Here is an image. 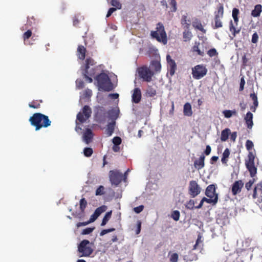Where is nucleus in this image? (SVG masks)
Listing matches in <instances>:
<instances>
[{"label": "nucleus", "instance_id": "obj_42", "mask_svg": "<svg viewBox=\"0 0 262 262\" xmlns=\"http://www.w3.org/2000/svg\"><path fill=\"white\" fill-rule=\"evenodd\" d=\"M169 6L171 12H175L177 10V3L175 0H168Z\"/></svg>", "mask_w": 262, "mask_h": 262}, {"label": "nucleus", "instance_id": "obj_12", "mask_svg": "<svg viewBox=\"0 0 262 262\" xmlns=\"http://www.w3.org/2000/svg\"><path fill=\"white\" fill-rule=\"evenodd\" d=\"M244 183L242 180L236 181L234 182L232 186L231 191L233 195L241 192L242 189L244 186Z\"/></svg>", "mask_w": 262, "mask_h": 262}, {"label": "nucleus", "instance_id": "obj_45", "mask_svg": "<svg viewBox=\"0 0 262 262\" xmlns=\"http://www.w3.org/2000/svg\"><path fill=\"white\" fill-rule=\"evenodd\" d=\"M170 252H169L168 255L169 256L170 262H178L179 259V255L177 253H173L170 255Z\"/></svg>", "mask_w": 262, "mask_h": 262}, {"label": "nucleus", "instance_id": "obj_8", "mask_svg": "<svg viewBox=\"0 0 262 262\" xmlns=\"http://www.w3.org/2000/svg\"><path fill=\"white\" fill-rule=\"evenodd\" d=\"M109 177L112 184L118 186L123 179V174L117 170H113L110 171Z\"/></svg>", "mask_w": 262, "mask_h": 262}, {"label": "nucleus", "instance_id": "obj_26", "mask_svg": "<svg viewBox=\"0 0 262 262\" xmlns=\"http://www.w3.org/2000/svg\"><path fill=\"white\" fill-rule=\"evenodd\" d=\"M231 134L230 129L228 128H226L223 130L221 132V140L222 142L226 141L228 138L229 134Z\"/></svg>", "mask_w": 262, "mask_h": 262}, {"label": "nucleus", "instance_id": "obj_40", "mask_svg": "<svg viewBox=\"0 0 262 262\" xmlns=\"http://www.w3.org/2000/svg\"><path fill=\"white\" fill-rule=\"evenodd\" d=\"M87 201L85 198H82L81 199H80L79 208L81 212L83 213L84 212L85 209L86 208L87 206Z\"/></svg>", "mask_w": 262, "mask_h": 262}, {"label": "nucleus", "instance_id": "obj_41", "mask_svg": "<svg viewBox=\"0 0 262 262\" xmlns=\"http://www.w3.org/2000/svg\"><path fill=\"white\" fill-rule=\"evenodd\" d=\"M183 36L184 41H187L191 39L192 35L190 31L185 29V31L183 32Z\"/></svg>", "mask_w": 262, "mask_h": 262}, {"label": "nucleus", "instance_id": "obj_63", "mask_svg": "<svg viewBox=\"0 0 262 262\" xmlns=\"http://www.w3.org/2000/svg\"><path fill=\"white\" fill-rule=\"evenodd\" d=\"M117 9V8H116V7L115 8H111L109 9L108 12H107V13L106 14V17H109L112 14L115 12L116 10Z\"/></svg>", "mask_w": 262, "mask_h": 262}, {"label": "nucleus", "instance_id": "obj_49", "mask_svg": "<svg viewBox=\"0 0 262 262\" xmlns=\"http://www.w3.org/2000/svg\"><path fill=\"white\" fill-rule=\"evenodd\" d=\"M111 4L112 6L116 7L117 9H121L122 5L118 0H111Z\"/></svg>", "mask_w": 262, "mask_h": 262}, {"label": "nucleus", "instance_id": "obj_47", "mask_svg": "<svg viewBox=\"0 0 262 262\" xmlns=\"http://www.w3.org/2000/svg\"><path fill=\"white\" fill-rule=\"evenodd\" d=\"M171 217L176 221H178L180 216V212L178 210H174L171 213Z\"/></svg>", "mask_w": 262, "mask_h": 262}, {"label": "nucleus", "instance_id": "obj_35", "mask_svg": "<svg viewBox=\"0 0 262 262\" xmlns=\"http://www.w3.org/2000/svg\"><path fill=\"white\" fill-rule=\"evenodd\" d=\"M223 114L226 118H229L232 117V115L236 116L237 112L235 110H224L223 112Z\"/></svg>", "mask_w": 262, "mask_h": 262}, {"label": "nucleus", "instance_id": "obj_28", "mask_svg": "<svg viewBox=\"0 0 262 262\" xmlns=\"http://www.w3.org/2000/svg\"><path fill=\"white\" fill-rule=\"evenodd\" d=\"M239 14V10L236 8H234L232 11V16L233 18L235 26H237L239 21L238 15Z\"/></svg>", "mask_w": 262, "mask_h": 262}, {"label": "nucleus", "instance_id": "obj_64", "mask_svg": "<svg viewBox=\"0 0 262 262\" xmlns=\"http://www.w3.org/2000/svg\"><path fill=\"white\" fill-rule=\"evenodd\" d=\"M255 187H256L257 190L260 191V193H262V181L257 183Z\"/></svg>", "mask_w": 262, "mask_h": 262}, {"label": "nucleus", "instance_id": "obj_39", "mask_svg": "<svg viewBox=\"0 0 262 262\" xmlns=\"http://www.w3.org/2000/svg\"><path fill=\"white\" fill-rule=\"evenodd\" d=\"M107 209V207L105 205H102L97 208L94 211V213L96 214L97 217H99V215L103 212L106 211Z\"/></svg>", "mask_w": 262, "mask_h": 262}, {"label": "nucleus", "instance_id": "obj_20", "mask_svg": "<svg viewBox=\"0 0 262 262\" xmlns=\"http://www.w3.org/2000/svg\"><path fill=\"white\" fill-rule=\"evenodd\" d=\"M261 12L262 6L260 4H257L252 10L251 14L254 17H258L260 16Z\"/></svg>", "mask_w": 262, "mask_h": 262}, {"label": "nucleus", "instance_id": "obj_31", "mask_svg": "<svg viewBox=\"0 0 262 262\" xmlns=\"http://www.w3.org/2000/svg\"><path fill=\"white\" fill-rule=\"evenodd\" d=\"M235 26V25H234L232 20H230L229 23V30L234 37H235L237 34H238L241 31L240 29H236Z\"/></svg>", "mask_w": 262, "mask_h": 262}, {"label": "nucleus", "instance_id": "obj_19", "mask_svg": "<svg viewBox=\"0 0 262 262\" xmlns=\"http://www.w3.org/2000/svg\"><path fill=\"white\" fill-rule=\"evenodd\" d=\"M119 114V111L116 109H112L107 112L108 117L112 120L113 121H115V120L118 118Z\"/></svg>", "mask_w": 262, "mask_h": 262}, {"label": "nucleus", "instance_id": "obj_16", "mask_svg": "<svg viewBox=\"0 0 262 262\" xmlns=\"http://www.w3.org/2000/svg\"><path fill=\"white\" fill-rule=\"evenodd\" d=\"M93 138V134L92 130L90 128H86L83 135L84 141L88 144L92 142Z\"/></svg>", "mask_w": 262, "mask_h": 262}, {"label": "nucleus", "instance_id": "obj_48", "mask_svg": "<svg viewBox=\"0 0 262 262\" xmlns=\"http://www.w3.org/2000/svg\"><path fill=\"white\" fill-rule=\"evenodd\" d=\"M92 95V91L90 89L85 90L82 94L83 98H89Z\"/></svg>", "mask_w": 262, "mask_h": 262}, {"label": "nucleus", "instance_id": "obj_11", "mask_svg": "<svg viewBox=\"0 0 262 262\" xmlns=\"http://www.w3.org/2000/svg\"><path fill=\"white\" fill-rule=\"evenodd\" d=\"M201 192V188L195 181H191L189 186V193L193 197L198 195Z\"/></svg>", "mask_w": 262, "mask_h": 262}, {"label": "nucleus", "instance_id": "obj_24", "mask_svg": "<svg viewBox=\"0 0 262 262\" xmlns=\"http://www.w3.org/2000/svg\"><path fill=\"white\" fill-rule=\"evenodd\" d=\"M115 121H113L112 122L108 123L107 125L105 133L107 136H111L113 134L115 129Z\"/></svg>", "mask_w": 262, "mask_h": 262}, {"label": "nucleus", "instance_id": "obj_7", "mask_svg": "<svg viewBox=\"0 0 262 262\" xmlns=\"http://www.w3.org/2000/svg\"><path fill=\"white\" fill-rule=\"evenodd\" d=\"M207 73V69L204 64H198L192 68V75L195 79H200Z\"/></svg>", "mask_w": 262, "mask_h": 262}, {"label": "nucleus", "instance_id": "obj_36", "mask_svg": "<svg viewBox=\"0 0 262 262\" xmlns=\"http://www.w3.org/2000/svg\"><path fill=\"white\" fill-rule=\"evenodd\" d=\"M42 101V100H33L29 103V106L31 108H38L40 107V103Z\"/></svg>", "mask_w": 262, "mask_h": 262}, {"label": "nucleus", "instance_id": "obj_50", "mask_svg": "<svg viewBox=\"0 0 262 262\" xmlns=\"http://www.w3.org/2000/svg\"><path fill=\"white\" fill-rule=\"evenodd\" d=\"M255 180L254 178H253L251 180H250L249 181V182H247L245 184V188H246V189L247 190H250L253 185V184H254V183L255 182Z\"/></svg>", "mask_w": 262, "mask_h": 262}, {"label": "nucleus", "instance_id": "obj_10", "mask_svg": "<svg viewBox=\"0 0 262 262\" xmlns=\"http://www.w3.org/2000/svg\"><path fill=\"white\" fill-rule=\"evenodd\" d=\"M107 112L102 106H98L96 108L95 118L96 120L99 123H104L106 119Z\"/></svg>", "mask_w": 262, "mask_h": 262}, {"label": "nucleus", "instance_id": "obj_56", "mask_svg": "<svg viewBox=\"0 0 262 262\" xmlns=\"http://www.w3.org/2000/svg\"><path fill=\"white\" fill-rule=\"evenodd\" d=\"M115 230V229L114 228H109V229H103L100 233V235L101 236H103L104 235L106 234V233L114 231Z\"/></svg>", "mask_w": 262, "mask_h": 262}, {"label": "nucleus", "instance_id": "obj_54", "mask_svg": "<svg viewBox=\"0 0 262 262\" xmlns=\"http://www.w3.org/2000/svg\"><path fill=\"white\" fill-rule=\"evenodd\" d=\"M32 34V31L30 30H28L26 32H25L23 35V37L24 41L29 39L31 36Z\"/></svg>", "mask_w": 262, "mask_h": 262}, {"label": "nucleus", "instance_id": "obj_13", "mask_svg": "<svg viewBox=\"0 0 262 262\" xmlns=\"http://www.w3.org/2000/svg\"><path fill=\"white\" fill-rule=\"evenodd\" d=\"M166 60L168 64V67L169 69V73L171 76L174 75L177 69V65L175 61L171 59L170 56L168 54L166 56Z\"/></svg>", "mask_w": 262, "mask_h": 262}, {"label": "nucleus", "instance_id": "obj_18", "mask_svg": "<svg viewBox=\"0 0 262 262\" xmlns=\"http://www.w3.org/2000/svg\"><path fill=\"white\" fill-rule=\"evenodd\" d=\"M205 156L203 155H201L199 159L194 162V167L198 170L203 168L204 167Z\"/></svg>", "mask_w": 262, "mask_h": 262}, {"label": "nucleus", "instance_id": "obj_37", "mask_svg": "<svg viewBox=\"0 0 262 262\" xmlns=\"http://www.w3.org/2000/svg\"><path fill=\"white\" fill-rule=\"evenodd\" d=\"M202 200H203V201L204 202H206L209 204L212 203L213 204H215L217 202V201H218V195H215V197H214L213 198H209V199H207L205 197H204Z\"/></svg>", "mask_w": 262, "mask_h": 262}, {"label": "nucleus", "instance_id": "obj_5", "mask_svg": "<svg viewBox=\"0 0 262 262\" xmlns=\"http://www.w3.org/2000/svg\"><path fill=\"white\" fill-rule=\"evenodd\" d=\"M90 242L87 239H83L78 246V251L80 257L89 256L93 252V250L90 246Z\"/></svg>", "mask_w": 262, "mask_h": 262}, {"label": "nucleus", "instance_id": "obj_3", "mask_svg": "<svg viewBox=\"0 0 262 262\" xmlns=\"http://www.w3.org/2000/svg\"><path fill=\"white\" fill-rule=\"evenodd\" d=\"M96 80L97 81L99 90L106 92H109L113 90V84L106 74L101 73L96 76Z\"/></svg>", "mask_w": 262, "mask_h": 262}, {"label": "nucleus", "instance_id": "obj_62", "mask_svg": "<svg viewBox=\"0 0 262 262\" xmlns=\"http://www.w3.org/2000/svg\"><path fill=\"white\" fill-rule=\"evenodd\" d=\"M27 23L29 26H31L32 24L35 23V19L33 16L32 17H28V20Z\"/></svg>", "mask_w": 262, "mask_h": 262}, {"label": "nucleus", "instance_id": "obj_15", "mask_svg": "<svg viewBox=\"0 0 262 262\" xmlns=\"http://www.w3.org/2000/svg\"><path fill=\"white\" fill-rule=\"evenodd\" d=\"M216 187L215 185L211 184L207 186L205 191V194L210 198H213L217 194L215 193Z\"/></svg>", "mask_w": 262, "mask_h": 262}, {"label": "nucleus", "instance_id": "obj_61", "mask_svg": "<svg viewBox=\"0 0 262 262\" xmlns=\"http://www.w3.org/2000/svg\"><path fill=\"white\" fill-rule=\"evenodd\" d=\"M143 209H144V206L143 205H140V206H139L138 207H135L134 208V211L136 213H139L141 211H143Z\"/></svg>", "mask_w": 262, "mask_h": 262}, {"label": "nucleus", "instance_id": "obj_52", "mask_svg": "<svg viewBox=\"0 0 262 262\" xmlns=\"http://www.w3.org/2000/svg\"><path fill=\"white\" fill-rule=\"evenodd\" d=\"M207 54L209 57H212L213 56L217 55L218 53L217 52L215 48H212L208 51Z\"/></svg>", "mask_w": 262, "mask_h": 262}, {"label": "nucleus", "instance_id": "obj_60", "mask_svg": "<svg viewBox=\"0 0 262 262\" xmlns=\"http://www.w3.org/2000/svg\"><path fill=\"white\" fill-rule=\"evenodd\" d=\"M245 84V80L244 79V77L243 76L241 78L239 89V91H243V90L244 89Z\"/></svg>", "mask_w": 262, "mask_h": 262}, {"label": "nucleus", "instance_id": "obj_59", "mask_svg": "<svg viewBox=\"0 0 262 262\" xmlns=\"http://www.w3.org/2000/svg\"><path fill=\"white\" fill-rule=\"evenodd\" d=\"M258 35L256 32L253 33L252 36L251 42L253 43H256L258 41Z\"/></svg>", "mask_w": 262, "mask_h": 262}, {"label": "nucleus", "instance_id": "obj_46", "mask_svg": "<svg viewBox=\"0 0 262 262\" xmlns=\"http://www.w3.org/2000/svg\"><path fill=\"white\" fill-rule=\"evenodd\" d=\"M93 153V150L90 147H85L83 149L84 155L86 157H90Z\"/></svg>", "mask_w": 262, "mask_h": 262}, {"label": "nucleus", "instance_id": "obj_23", "mask_svg": "<svg viewBox=\"0 0 262 262\" xmlns=\"http://www.w3.org/2000/svg\"><path fill=\"white\" fill-rule=\"evenodd\" d=\"M192 26L196 29L200 30L204 33H206V30L203 28L201 21L198 18H195L192 22Z\"/></svg>", "mask_w": 262, "mask_h": 262}, {"label": "nucleus", "instance_id": "obj_53", "mask_svg": "<svg viewBox=\"0 0 262 262\" xmlns=\"http://www.w3.org/2000/svg\"><path fill=\"white\" fill-rule=\"evenodd\" d=\"M186 207L187 209H190V210L193 209L194 208H195V207H194V201L193 200H189L186 203Z\"/></svg>", "mask_w": 262, "mask_h": 262}, {"label": "nucleus", "instance_id": "obj_25", "mask_svg": "<svg viewBox=\"0 0 262 262\" xmlns=\"http://www.w3.org/2000/svg\"><path fill=\"white\" fill-rule=\"evenodd\" d=\"M183 113L185 116H191L192 115L191 106L189 103H186L184 105Z\"/></svg>", "mask_w": 262, "mask_h": 262}, {"label": "nucleus", "instance_id": "obj_34", "mask_svg": "<svg viewBox=\"0 0 262 262\" xmlns=\"http://www.w3.org/2000/svg\"><path fill=\"white\" fill-rule=\"evenodd\" d=\"M147 96L150 97H154L157 94L156 90L152 88L151 85H148L147 89L146 92Z\"/></svg>", "mask_w": 262, "mask_h": 262}, {"label": "nucleus", "instance_id": "obj_21", "mask_svg": "<svg viewBox=\"0 0 262 262\" xmlns=\"http://www.w3.org/2000/svg\"><path fill=\"white\" fill-rule=\"evenodd\" d=\"M86 49L82 45H79L77 48V56L81 60H83L85 57Z\"/></svg>", "mask_w": 262, "mask_h": 262}, {"label": "nucleus", "instance_id": "obj_2", "mask_svg": "<svg viewBox=\"0 0 262 262\" xmlns=\"http://www.w3.org/2000/svg\"><path fill=\"white\" fill-rule=\"evenodd\" d=\"M253 143L251 140H247L246 142V147L249 151L248 155V158L245 160V165L252 178L254 177L257 173V168L254 165L255 155L252 151H250L253 148Z\"/></svg>", "mask_w": 262, "mask_h": 262}, {"label": "nucleus", "instance_id": "obj_6", "mask_svg": "<svg viewBox=\"0 0 262 262\" xmlns=\"http://www.w3.org/2000/svg\"><path fill=\"white\" fill-rule=\"evenodd\" d=\"M138 75L143 81L150 82L152 80V77L154 73L152 72L148 67L143 66L139 68L137 70Z\"/></svg>", "mask_w": 262, "mask_h": 262}, {"label": "nucleus", "instance_id": "obj_22", "mask_svg": "<svg viewBox=\"0 0 262 262\" xmlns=\"http://www.w3.org/2000/svg\"><path fill=\"white\" fill-rule=\"evenodd\" d=\"M252 119L253 114L251 112H248L245 117V120L248 128H251L253 125Z\"/></svg>", "mask_w": 262, "mask_h": 262}, {"label": "nucleus", "instance_id": "obj_4", "mask_svg": "<svg viewBox=\"0 0 262 262\" xmlns=\"http://www.w3.org/2000/svg\"><path fill=\"white\" fill-rule=\"evenodd\" d=\"M156 29V31L151 32V37L159 42H162L164 44H166L167 41V35L162 23H158Z\"/></svg>", "mask_w": 262, "mask_h": 262}, {"label": "nucleus", "instance_id": "obj_58", "mask_svg": "<svg viewBox=\"0 0 262 262\" xmlns=\"http://www.w3.org/2000/svg\"><path fill=\"white\" fill-rule=\"evenodd\" d=\"M121 139L119 137H115L113 139V143L115 145H119L121 143Z\"/></svg>", "mask_w": 262, "mask_h": 262}, {"label": "nucleus", "instance_id": "obj_29", "mask_svg": "<svg viewBox=\"0 0 262 262\" xmlns=\"http://www.w3.org/2000/svg\"><path fill=\"white\" fill-rule=\"evenodd\" d=\"M151 68L156 72H160L161 70V65L160 62L158 60H155L151 62Z\"/></svg>", "mask_w": 262, "mask_h": 262}, {"label": "nucleus", "instance_id": "obj_43", "mask_svg": "<svg viewBox=\"0 0 262 262\" xmlns=\"http://www.w3.org/2000/svg\"><path fill=\"white\" fill-rule=\"evenodd\" d=\"M111 215H112V211H110V212H107L105 216H104L103 220H102V221L101 222V226H103L104 225H106V224L107 223V222H108V221L110 220V219L111 218Z\"/></svg>", "mask_w": 262, "mask_h": 262}, {"label": "nucleus", "instance_id": "obj_51", "mask_svg": "<svg viewBox=\"0 0 262 262\" xmlns=\"http://www.w3.org/2000/svg\"><path fill=\"white\" fill-rule=\"evenodd\" d=\"M95 227H89L83 229L81 232V234L87 235L92 233L95 229Z\"/></svg>", "mask_w": 262, "mask_h": 262}, {"label": "nucleus", "instance_id": "obj_55", "mask_svg": "<svg viewBox=\"0 0 262 262\" xmlns=\"http://www.w3.org/2000/svg\"><path fill=\"white\" fill-rule=\"evenodd\" d=\"M104 188L103 186H100L96 190V195H101L104 194Z\"/></svg>", "mask_w": 262, "mask_h": 262}, {"label": "nucleus", "instance_id": "obj_32", "mask_svg": "<svg viewBox=\"0 0 262 262\" xmlns=\"http://www.w3.org/2000/svg\"><path fill=\"white\" fill-rule=\"evenodd\" d=\"M230 154V150L228 148H226L223 153L222 157L221 159V161L223 164H227L228 162V158L229 157Z\"/></svg>", "mask_w": 262, "mask_h": 262}, {"label": "nucleus", "instance_id": "obj_9", "mask_svg": "<svg viewBox=\"0 0 262 262\" xmlns=\"http://www.w3.org/2000/svg\"><path fill=\"white\" fill-rule=\"evenodd\" d=\"M92 110L88 105H84L82 112H79L77 115V120L81 123L84 122L91 116Z\"/></svg>", "mask_w": 262, "mask_h": 262}, {"label": "nucleus", "instance_id": "obj_33", "mask_svg": "<svg viewBox=\"0 0 262 262\" xmlns=\"http://www.w3.org/2000/svg\"><path fill=\"white\" fill-rule=\"evenodd\" d=\"M181 24L183 26L184 28L186 30H188L190 26V20H187V17L186 15H183L181 19Z\"/></svg>", "mask_w": 262, "mask_h": 262}, {"label": "nucleus", "instance_id": "obj_17", "mask_svg": "<svg viewBox=\"0 0 262 262\" xmlns=\"http://www.w3.org/2000/svg\"><path fill=\"white\" fill-rule=\"evenodd\" d=\"M224 14V5L222 3H219L216 6L214 12V17H223Z\"/></svg>", "mask_w": 262, "mask_h": 262}, {"label": "nucleus", "instance_id": "obj_57", "mask_svg": "<svg viewBox=\"0 0 262 262\" xmlns=\"http://www.w3.org/2000/svg\"><path fill=\"white\" fill-rule=\"evenodd\" d=\"M76 83L77 88L79 89H81L84 86V82L81 79H77Z\"/></svg>", "mask_w": 262, "mask_h": 262}, {"label": "nucleus", "instance_id": "obj_27", "mask_svg": "<svg viewBox=\"0 0 262 262\" xmlns=\"http://www.w3.org/2000/svg\"><path fill=\"white\" fill-rule=\"evenodd\" d=\"M200 42L198 41H195L193 46L192 48L191 51L193 53H196L198 55L204 56V52L202 51L199 49Z\"/></svg>", "mask_w": 262, "mask_h": 262}, {"label": "nucleus", "instance_id": "obj_14", "mask_svg": "<svg viewBox=\"0 0 262 262\" xmlns=\"http://www.w3.org/2000/svg\"><path fill=\"white\" fill-rule=\"evenodd\" d=\"M132 101L135 103H138L141 99V91L139 88H135L132 96Z\"/></svg>", "mask_w": 262, "mask_h": 262}, {"label": "nucleus", "instance_id": "obj_44", "mask_svg": "<svg viewBox=\"0 0 262 262\" xmlns=\"http://www.w3.org/2000/svg\"><path fill=\"white\" fill-rule=\"evenodd\" d=\"M89 74L86 73V71H85L84 74V76L87 79V80L88 81V82L89 83H91L93 81V79L91 77L89 76V75L90 76H93L95 74L94 70L93 69L92 71H90V72L89 71Z\"/></svg>", "mask_w": 262, "mask_h": 262}, {"label": "nucleus", "instance_id": "obj_38", "mask_svg": "<svg viewBox=\"0 0 262 262\" xmlns=\"http://www.w3.org/2000/svg\"><path fill=\"white\" fill-rule=\"evenodd\" d=\"M95 64L94 60L91 58H87L85 60V71H86V73H89V69L90 68V66H93Z\"/></svg>", "mask_w": 262, "mask_h": 262}, {"label": "nucleus", "instance_id": "obj_30", "mask_svg": "<svg viewBox=\"0 0 262 262\" xmlns=\"http://www.w3.org/2000/svg\"><path fill=\"white\" fill-rule=\"evenodd\" d=\"M223 17H214V25L212 24V27L213 29H218L220 28H222L223 27V23L222 21V19Z\"/></svg>", "mask_w": 262, "mask_h": 262}, {"label": "nucleus", "instance_id": "obj_1", "mask_svg": "<svg viewBox=\"0 0 262 262\" xmlns=\"http://www.w3.org/2000/svg\"><path fill=\"white\" fill-rule=\"evenodd\" d=\"M31 125L38 130L42 127L46 128L51 125V121L48 116L40 113H34L29 119Z\"/></svg>", "mask_w": 262, "mask_h": 262}]
</instances>
